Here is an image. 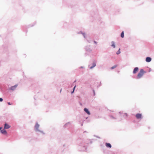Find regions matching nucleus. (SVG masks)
<instances>
[{
  "mask_svg": "<svg viewBox=\"0 0 154 154\" xmlns=\"http://www.w3.org/2000/svg\"><path fill=\"white\" fill-rule=\"evenodd\" d=\"M120 49L119 48V51L116 52V54H120Z\"/></svg>",
  "mask_w": 154,
  "mask_h": 154,
  "instance_id": "obj_14",
  "label": "nucleus"
},
{
  "mask_svg": "<svg viewBox=\"0 0 154 154\" xmlns=\"http://www.w3.org/2000/svg\"><path fill=\"white\" fill-rule=\"evenodd\" d=\"M111 117L112 118H114V117L112 116H111Z\"/></svg>",
  "mask_w": 154,
  "mask_h": 154,
  "instance_id": "obj_20",
  "label": "nucleus"
},
{
  "mask_svg": "<svg viewBox=\"0 0 154 154\" xmlns=\"http://www.w3.org/2000/svg\"><path fill=\"white\" fill-rule=\"evenodd\" d=\"M94 43H95V44H97V42H95V41H94Z\"/></svg>",
  "mask_w": 154,
  "mask_h": 154,
  "instance_id": "obj_19",
  "label": "nucleus"
},
{
  "mask_svg": "<svg viewBox=\"0 0 154 154\" xmlns=\"http://www.w3.org/2000/svg\"><path fill=\"white\" fill-rule=\"evenodd\" d=\"M117 66V65H115L114 66L111 67V69H114L115 68H116Z\"/></svg>",
  "mask_w": 154,
  "mask_h": 154,
  "instance_id": "obj_15",
  "label": "nucleus"
},
{
  "mask_svg": "<svg viewBox=\"0 0 154 154\" xmlns=\"http://www.w3.org/2000/svg\"><path fill=\"white\" fill-rule=\"evenodd\" d=\"M121 37L122 38H123L124 37V32L123 31H122L121 34Z\"/></svg>",
  "mask_w": 154,
  "mask_h": 154,
  "instance_id": "obj_13",
  "label": "nucleus"
},
{
  "mask_svg": "<svg viewBox=\"0 0 154 154\" xmlns=\"http://www.w3.org/2000/svg\"><path fill=\"white\" fill-rule=\"evenodd\" d=\"M2 128L1 127H0V131L1 130V129H2Z\"/></svg>",
  "mask_w": 154,
  "mask_h": 154,
  "instance_id": "obj_21",
  "label": "nucleus"
},
{
  "mask_svg": "<svg viewBox=\"0 0 154 154\" xmlns=\"http://www.w3.org/2000/svg\"><path fill=\"white\" fill-rule=\"evenodd\" d=\"M107 148H111L112 147L111 145L109 143H106L105 144Z\"/></svg>",
  "mask_w": 154,
  "mask_h": 154,
  "instance_id": "obj_3",
  "label": "nucleus"
},
{
  "mask_svg": "<svg viewBox=\"0 0 154 154\" xmlns=\"http://www.w3.org/2000/svg\"><path fill=\"white\" fill-rule=\"evenodd\" d=\"M112 45L111 46L113 47L114 48H115V44L114 42L112 41L111 42Z\"/></svg>",
  "mask_w": 154,
  "mask_h": 154,
  "instance_id": "obj_11",
  "label": "nucleus"
},
{
  "mask_svg": "<svg viewBox=\"0 0 154 154\" xmlns=\"http://www.w3.org/2000/svg\"><path fill=\"white\" fill-rule=\"evenodd\" d=\"M151 60V58L149 57H147L146 59V61L148 62H150Z\"/></svg>",
  "mask_w": 154,
  "mask_h": 154,
  "instance_id": "obj_4",
  "label": "nucleus"
},
{
  "mask_svg": "<svg viewBox=\"0 0 154 154\" xmlns=\"http://www.w3.org/2000/svg\"><path fill=\"white\" fill-rule=\"evenodd\" d=\"M17 85H15L14 86H12L11 88V89L12 90H14L15 89V88L17 87Z\"/></svg>",
  "mask_w": 154,
  "mask_h": 154,
  "instance_id": "obj_6",
  "label": "nucleus"
},
{
  "mask_svg": "<svg viewBox=\"0 0 154 154\" xmlns=\"http://www.w3.org/2000/svg\"><path fill=\"white\" fill-rule=\"evenodd\" d=\"M75 87H76V86H74V87L73 89V91L72 92V93L74 92V89H75Z\"/></svg>",
  "mask_w": 154,
  "mask_h": 154,
  "instance_id": "obj_16",
  "label": "nucleus"
},
{
  "mask_svg": "<svg viewBox=\"0 0 154 154\" xmlns=\"http://www.w3.org/2000/svg\"><path fill=\"white\" fill-rule=\"evenodd\" d=\"M8 105H11V103H10V102H8Z\"/></svg>",
  "mask_w": 154,
  "mask_h": 154,
  "instance_id": "obj_18",
  "label": "nucleus"
},
{
  "mask_svg": "<svg viewBox=\"0 0 154 154\" xmlns=\"http://www.w3.org/2000/svg\"><path fill=\"white\" fill-rule=\"evenodd\" d=\"M94 95H95V92H94Z\"/></svg>",
  "mask_w": 154,
  "mask_h": 154,
  "instance_id": "obj_22",
  "label": "nucleus"
},
{
  "mask_svg": "<svg viewBox=\"0 0 154 154\" xmlns=\"http://www.w3.org/2000/svg\"><path fill=\"white\" fill-rule=\"evenodd\" d=\"M145 73L146 72L143 69H140V72L138 73L137 76V79H139L141 78Z\"/></svg>",
  "mask_w": 154,
  "mask_h": 154,
  "instance_id": "obj_1",
  "label": "nucleus"
},
{
  "mask_svg": "<svg viewBox=\"0 0 154 154\" xmlns=\"http://www.w3.org/2000/svg\"><path fill=\"white\" fill-rule=\"evenodd\" d=\"M138 67H135L134 68L133 71V73L134 74L136 73L138 71Z\"/></svg>",
  "mask_w": 154,
  "mask_h": 154,
  "instance_id": "obj_5",
  "label": "nucleus"
},
{
  "mask_svg": "<svg viewBox=\"0 0 154 154\" xmlns=\"http://www.w3.org/2000/svg\"><path fill=\"white\" fill-rule=\"evenodd\" d=\"M84 110L88 115H89L90 114V112L86 108H85L84 109Z\"/></svg>",
  "mask_w": 154,
  "mask_h": 154,
  "instance_id": "obj_8",
  "label": "nucleus"
},
{
  "mask_svg": "<svg viewBox=\"0 0 154 154\" xmlns=\"http://www.w3.org/2000/svg\"><path fill=\"white\" fill-rule=\"evenodd\" d=\"M39 127V125L38 124L36 123L35 126V128L36 129L38 130Z\"/></svg>",
  "mask_w": 154,
  "mask_h": 154,
  "instance_id": "obj_10",
  "label": "nucleus"
},
{
  "mask_svg": "<svg viewBox=\"0 0 154 154\" xmlns=\"http://www.w3.org/2000/svg\"><path fill=\"white\" fill-rule=\"evenodd\" d=\"M1 133L4 134H7L6 131L5 130H2L1 131Z\"/></svg>",
  "mask_w": 154,
  "mask_h": 154,
  "instance_id": "obj_9",
  "label": "nucleus"
},
{
  "mask_svg": "<svg viewBox=\"0 0 154 154\" xmlns=\"http://www.w3.org/2000/svg\"><path fill=\"white\" fill-rule=\"evenodd\" d=\"M3 99L2 98H0V102H2L3 101Z\"/></svg>",
  "mask_w": 154,
  "mask_h": 154,
  "instance_id": "obj_17",
  "label": "nucleus"
},
{
  "mask_svg": "<svg viewBox=\"0 0 154 154\" xmlns=\"http://www.w3.org/2000/svg\"><path fill=\"white\" fill-rule=\"evenodd\" d=\"M92 65H93V66L91 67H90V69H92V68H93L94 67H95L96 65V63H93V64H92Z\"/></svg>",
  "mask_w": 154,
  "mask_h": 154,
  "instance_id": "obj_12",
  "label": "nucleus"
},
{
  "mask_svg": "<svg viewBox=\"0 0 154 154\" xmlns=\"http://www.w3.org/2000/svg\"><path fill=\"white\" fill-rule=\"evenodd\" d=\"M10 126L7 124H5L4 129H8L10 128Z\"/></svg>",
  "mask_w": 154,
  "mask_h": 154,
  "instance_id": "obj_7",
  "label": "nucleus"
},
{
  "mask_svg": "<svg viewBox=\"0 0 154 154\" xmlns=\"http://www.w3.org/2000/svg\"><path fill=\"white\" fill-rule=\"evenodd\" d=\"M136 117L137 119H141L142 118L141 114L137 113L136 115Z\"/></svg>",
  "mask_w": 154,
  "mask_h": 154,
  "instance_id": "obj_2",
  "label": "nucleus"
}]
</instances>
